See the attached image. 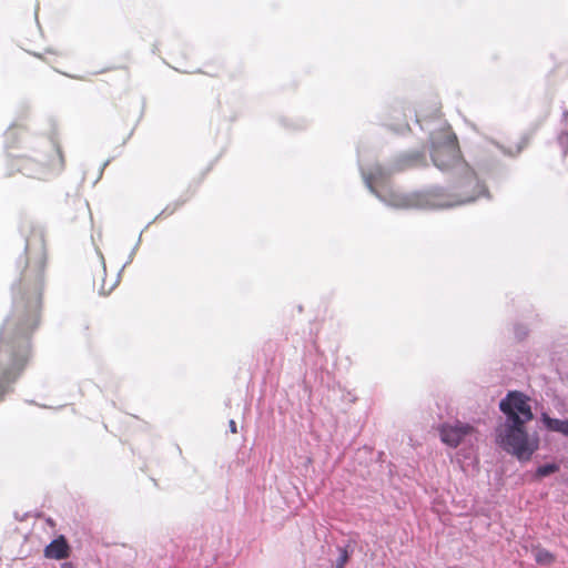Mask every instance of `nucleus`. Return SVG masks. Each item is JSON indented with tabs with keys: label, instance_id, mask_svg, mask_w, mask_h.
<instances>
[{
	"label": "nucleus",
	"instance_id": "1",
	"mask_svg": "<svg viewBox=\"0 0 568 568\" xmlns=\"http://www.w3.org/2000/svg\"><path fill=\"white\" fill-rule=\"evenodd\" d=\"M499 409L505 418L496 428L497 444L519 460H529L540 442L537 433L530 434L526 428L534 418L530 398L517 390L509 392L500 400Z\"/></svg>",
	"mask_w": 568,
	"mask_h": 568
},
{
	"label": "nucleus",
	"instance_id": "2",
	"mask_svg": "<svg viewBox=\"0 0 568 568\" xmlns=\"http://www.w3.org/2000/svg\"><path fill=\"white\" fill-rule=\"evenodd\" d=\"M363 176L367 186L374 192L382 201L389 206L406 209V207H422V209H449L456 205H462L475 201L476 196H468L465 199H457V195L445 194L440 191H432L425 194H402L398 192L389 191L387 194L375 190L377 176L374 173Z\"/></svg>",
	"mask_w": 568,
	"mask_h": 568
},
{
	"label": "nucleus",
	"instance_id": "3",
	"mask_svg": "<svg viewBox=\"0 0 568 568\" xmlns=\"http://www.w3.org/2000/svg\"><path fill=\"white\" fill-rule=\"evenodd\" d=\"M432 159L439 170L454 166L459 159L457 140L448 129L438 132L432 138Z\"/></svg>",
	"mask_w": 568,
	"mask_h": 568
},
{
	"label": "nucleus",
	"instance_id": "4",
	"mask_svg": "<svg viewBox=\"0 0 568 568\" xmlns=\"http://www.w3.org/2000/svg\"><path fill=\"white\" fill-rule=\"evenodd\" d=\"M438 432L440 440L445 445L456 448L468 437H471L476 430L470 424L456 420L454 423H444L439 426Z\"/></svg>",
	"mask_w": 568,
	"mask_h": 568
},
{
	"label": "nucleus",
	"instance_id": "5",
	"mask_svg": "<svg viewBox=\"0 0 568 568\" xmlns=\"http://www.w3.org/2000/svg\"><path fill=\"white\" fill-rule=\"evenodd\" d=\"M69 554L70 547L63 536L53 539L44 549V556L50 559H64Z\"/></svg>",
	"mask_w": 568,
	"mask_h": 568
},
{
	"label": "nucleus",
	"instance_id": "6",
	"mask_svg": "<svg viewBox=\"0 0 568 568\" xmlns=\"http://www.w3.org/2000/svg\"><path fill=\"white\" fill-rule=\"evenodd\" d=\"M541 422L548 430L560 433L568 437V419L551 418L544 413L541 415Z\"/></svg>",
	"mask_w": 568,
	"mask_h": 568
},
{
	"label": "nucleus",
	"instance_id": "7",
	"mask_svg": "<svg viewBox=\"0 0 568 568\" xmlns=\"http://www.w3.org/2000/svg\"><path fill=\"white\" fill-rule=\"evenodd\" d=\"M532 555H534L535 560L540 565L548 566V565L552 564L555 560L554 555L544 548H539V547L534 548Z\"/></svg>",
	"mask_w": 568,
	"mask_h": 568
},
{
	"label": "nucleus",
	"instance_id": "8",
	"mask_svg": "<svg viewBox=\"0 0 568 568\" xmlns=\"http://www.w3.org/2000/svg\"><path fill=\"white\" fill-rule=\"evenodd\" d=\"M559 470V466L557 464H546L537 468L536 476L541 478L549 476Z\"/></svg>",
	"mask_w": 568,
	"mask_h": 568
},
{
	"label": "nucleus",
	"instance_id": "9",
	"mask_svg": "<svg viewBox=\"0 0 568 568\" xmlns=\"http://www.w3.org/2000/svg\"><path fill=\"white\" fill-rule=\"evenodd\" d=\"M338 558L335 562V568H344L346 562L348 561V552L345 548H338Z\"/></svg>",
	"mask_w": 568,
	"mask_h": 568
},
{
	"label": "nucleus",
	"instance_id": "10",
	"mask_svg": "<svg viewBox=\"0 0 568 568\" xmlns=\"http://www.w3.org/2000/svg\"><path fill=\"white\" fill-rule=\"evenodd\" d=\"M114 287V283H112L111 285L106 286L104 283L101 285V288H100V292L102 294H109Z\"/></svg>",
	"mask_w": 568,
	"mask_h": 568
},
{
	"label": "nucleus",
	"instance_id": "11",
	"mask_svg": "<svg viewBox=\"0 0 568 568\" xmlns=\"http://www.w3.org/2000/svg\"><path fill=\"white\" fill-rule=\"evenodd\" d=\"M468 185H474L476 189L480 190V192H484V189L481 185H479L478 181L476 178H471L469 181H468Z\"/></svg>",
	"mask_w": 568,
	"mask_h": 568
},
{
	"label": "nucleus",
	"instance_id": "12",
	"mask_svg": "<svg viewBox=\"0 0 568 568\" xmlns=\"http://www.w3.org/2000/svg\"><path fill=\"white\" fill-rule=\"evenodd\" d=\"M229 426H230V430H231L233 434H235V433L237 432V429H236V424H235V422H234L233 419H231V420H230Z\"/></svg>",
	"mask_w": 568,
	"mask_h": 568
},
{
	"label": "nucleus",
	"instance_id": "13",
	"mask_svg": "<svg viewBox=\"0 0 568 568\" xmlns=\"http://www.w3.org/2000/svg\"><path fill=\"white\" fill-rule=\"evenodd\" d=\"M61 568H74L71 562H64L62 564Z\"/></svg>",
	"mask_w": 568,
	"mask_h": 568
},
{
	"label": "nucleus",
	"instance_id": "14",
	"mask_svg": "<svg viewBox=\"0 0 568 568\" xmlns=\"http://www.w3.org/2000/svg\"><path fill=\"white\" fill-rule=\"evenodd\" d=\"M102 271L105 272L104 261L102 260Z\"/></svg>",
	"mask_w": 568,
	"mask_h": 568
}]
</instances>
